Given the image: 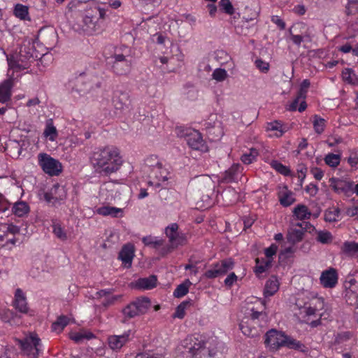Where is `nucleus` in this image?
I'll list each match as a JSON object with an SVG mask.
<instances>
[{
	"label": "nucleus",
	"instance_id": "nucleus-18",
	"mask_svg": "<svg viewBox=\"0 0 358 358\" xmlns=\"http://www.w3.org/2000/svg\"><path fill=\"white\" fill-rule=\"evenodd\" d=\"M19 54V59L17 61H12L11 59H8L9 66L12 69L20 71L27 69L29 67V59L32 58L31 53L29 51L26 52L24 50L23 47L22 46L20 49Z\"/></svg>",
	"mask_w": 358,
	"mask_h": 358
},
{
	"label": "nucleus",
	"instance_id": "nucleus-36",
	"mask_svg": "<svg viewBox=\"0 0 358 358\" xmlns=\"http://www.w3.org/2000/svg\"><path fill=\"white\" fill-rule=\"evenodd\" d=\"M294 216L299 220H308L310 217L311 213L305 205H298L293 210Z\"/></svg>",
	"mask_w": 358,
	"mask_h": 358
},
{
	"label": "nucleus",
	"instance_id": "nucleus-35",
	"mask_svg": "<svg viewBox=\"0 0 358 358\" xmlns=\"http://www.w3.org/2000/svg\"><path fill=\"white\" fill-rule=\"evenodd\" d=\"M29 212V206L25 201H17L12 207V213L17 217H23Z\"/></svg>",
	"mask_w": 358,
	"mask_h": 358
},
{
	"label": "nucleus",
	"instance_id": "nucleus-33",
	"mask_svg": "<svg viewBox=\"0 0 358 358\" xmlns=\"http://www.w3.org/2000/svg\"><path fill=\"white\" fill-rule=\"evenodd\" d=\"M43 136L52 142L55 141L58 136L57 130L54 126L51 119L46 122L45 127L43 131Z\"/></svg>",
	"mask_w": 358,
	"mask_h": 358
},
{
	"label": "nucleus",
	"instance_id": "nucleus-41",
	"mask_svg": "<svg viewBox=\"0 0 358 358\" xmlns=\"http://www.w3.org/2000/svg\"><path fill=\"white\" fill-rule=\"evenodd\" d=\"M242 166L238 164H233L227 171L225 179H236L242 176Z\"/></svg>",
	"mask_w": 358,
	"mask_h": 358
},
{
	"label": "nucleus",
	"instance_id": "nucleus-32",
	"mask_svg": "<svg viewBox=\"0 0 358 358\" xmlns=\"http://www.w3.org/2000/svg\"><path fill=\"white\" fill-rule=\"evenodd\" d=\"M272 260L264 258H257L255 259V272L257 275H260L266 272L271 267Z\"/></svg>",
	"mask_w": 358,
	"mask_h": 358
},
{
	"label": "nucleus",
	"instance_id": "nucleus-6",
	"mask_svg": "<svg viewBox=\"0 0 358 358\" xmlns=\"http://www.w3.org/2000/svg\"><path fill=\"white\" fill-rule=\"evenodd\" d=\"M189 341V353L191 358H213L215 355V350L206 347V343L199 336H190L186 340Z\"/></svg>",
	"mask_w": 358,
	"mask_h": 358
},
{
	"label": "nucleus",
	"instance_id": "nucleus-61",
	"mask_svg": "<svg viewBox=\"0 0 358 358\" xmlns=\"http://www.w3.org/2000/svg\"><path fill=\"white\" fill-rule=\"evenodd\" d=\"M175 249H176V248H175L174 246H173L171 244L169 243V245H163L162 246H161L159 248V249L158 250H159V254L161 256L164 257L166 255L171 253Z\"/></svg>",
	"mask_w": 358,
	"mask_h": 358
},
{
	"label": "nucleus",
	"instance_id": "nucleus-38",
	"mask_svg": "<svg viewBox=\"0 0 358 358\" xmlns=\"http://www.w3.org/2000/svg\"><path fill=\"white\" fill-rule=\"evenodd\" d=\"M341 210L338 207L329 208L324 213V220L328 222H334L340 220Z\"/></svg>",
	"mask_w": 358,
	"mask_h": 358
},
{
	"label": "nucleus",
	"instance_id": "nucleus-2",
	"mask_svg": "<svg viewBox=\"0 0 358 358\" xmlns=\"http://www.w3.org/2000/svg\"><path fill=\"white\" fill-rule=\"evenodd\" d=\"M264 345L271 352L278 351L282 348L301 352H306L308 350L307 347L301 341L275 329H271L266 333Z\"/></svg>",
	"mask_w": 358,
	"mask_h": 358
},
{
	"label": "nucleus",
	"instance_id": "nucleus-14",
	"mask_svg": "<svg viewBox=\"0 0 358 358\" xmlns=\"http://www.w3.org/2000/svg\"><path fill=\"white\" fill-rule=\"evenodd\" d=\"M20 234L19 227L8 223L0 224V245L8 246L15 245L17 239L15 236Z\"/></svg>",
	"mask_w": 358,
	"mask_h": 358
},
{
	"label": "nucleus",
	"instance_id": "nucleus-46",
	"mask_svg": "<svg viewBox=\"0 0 358 358\" xmlns=\"http://www.w3.org/2000/svg\"><path fill=\"white\" fill-rule=\"evenodd\" d=\"M96 15L92 13L90 8L86 10V13L83 17L84 24L91 30L94 31L96 29Z\"/></svg>",
	"mask_w": 358,
	"mask_h": 358
},
{
	"label": "nucleus",
	"instance_id": "nucleus-54",
	"mask_svg": "<svg viewBox=\"0 0 358 358\" xmlns=\"http://www.w3.org/2000/svg\"><path fill=\"white\" fill-rule=\"evenodd\" d=\"M219 6L221 10L227 15H231L235 13V9L230 0H220Z\"/></svg>",
	"mask_w": 358,
	"mask_h": 358
},
{
	"label": "nucleus",
	"instance_id": "nucleus-40",
	"mask_svg": "<svg viewBox=\"0 0 358 358\" xmlns=\"http://www.w3.org/2000/svg\"><path fill=\"white\" fill-rule=\"evenodd\" d=\"M192 305V300H186L180 303L177 308L173 315L174 318L183 319L185 315L186 309Z\"/></svg>",
	"mask_w": 358,
	"mask_h": 358
},
{
	"label": "nucleus",
	"instance_id": "nucleus-39",
	"mask_svg": "<svg viewBox=\"0 0 358 358\" xmlns=\"http://www.w3.org/2000/svg\"><path fill=\"white\" fill-rule=\"evenodd\" d=\"M70 318L66 315L59 316L56 321L52 324V329L58 333L62 332L63 329L69 324Z\"/></svg>",
	"mask_w": 358,
	"mask_h": 358
},
{
	"label": "nucleus",
	"instance_id": "nucleus-8",
	"mask_svg": "<svg viewBox=\"0 0 358 358\" xmlns=\"http://www.w3.org/2000/svg\"><path fill=\"white\" fill-rule=\"evenodd\" d=\"M176 131L178 136L186 138L188 145L192 149L202 152L208 150L207 145L198 131L179 127L176 128Z\"/></svg>",
	"mask_w": 358,
	"mask_h": 358
},
{
	"label": "nucleus",
	"instance_id": "nucleus-22",
	"mask_svg": "<svg viewBox=\"0 0 358 358\" xmlns=\"http://www.w3.org/2000/svg\"><path fill=\"white\" fill-rule=\"evenodd\" d=\"M355 334L350 331H343L335 335L334 344L340 348H346L349 346V342L354 338Z\"/></svg>",
	"mask_w": 358,
	"mask_h": 358
},
{
	"label": "nucleus",
	"instance_id": "nucleus-10",
	"mask_svg": "<svg viewBox=\"0 0 358 358\" xmlns=\"http://www.w3.org/2000/svg\"><path fill=\"white\" fill-rule=\"evenodd\" d=\"M164 233L169 243L176 248L185 245L188 243V234L179 231V226L177 223L169 224L165 228Z\"/></svg>",
	"mask_w": 358,
	"mask_h": 358
},
{
	"label": "nucleus",
	"instance_id": "nucleus-3",
	"mask_svg": "<svg viewBox=\"0 0 358 358\" xmlns=\"http://www.w3.org/2000/svg\"><path fill=\"white\" fill-rule=\"evenodd\" d=\"M299 308L296 313L301 322L309 324L311 327H317L322 324V318L324 313L322 311L324 307V299L322 298H315L312 300L305 302L301 305L299 302L296 303Z\"/></svg>",
	"mask_w": 358,
	"mask_h": 358
},
{
	"label": "nucleus",
	"instance_id": "nucleus-11",
	"mask_svg": "<svg viewBox=\"0 0 358 358\" xmlns=\"http://www.w3.org/2000/svg\"><path fill=\"white\" fill-rule=\"evenodd\" d=\"M288 34L292 43L299 47L304 41H310L311 37L308 26L303 22H296L289 29Z\"/></svg>",
	"mask_w": 358,
	"mask_h": 358
},
{
	"label": "nucleus",
	"instance_id": "nucleus-47",
	"mask_svg": "<svg viewBox=\"0 0 358 358\" xmlns=\"http://www.w3.org/2000/svg\"><path fill=\"white\" fill-rule=\"evenodd\" d=\"M342 78L348 84H355L358 81L355 71L350 68H346L342 71Z\"/></svg>",
	"mask_w": 358,
	"mask_h": 358
},
{
	"label": "nucleus",
	"instance_id": "nucleus-13",
	"mask_svg": "<svg viewBox=\"0 0 358 358\" xmlns=\"http://www.w3.org/2000/svg\"><path fill=\"white\" fill-rule=\"evenodd\" d=\"M127 55L115 52L111 57V69L114 73L119 76L128 74L131 69V62Z\"/></svg>",
	"mask_w": 358,
	"mask_h": 358
},
{
	"label": "nucleus",
	"instance_id": "nucleus-56",
	"mask_svg": "<svg viewBox=\"0 0 358 358\" xmlns=\"http://www.w3.org/2000/svg\"><path fill=\"white\" fill-rule=\"evenodd\" d=\"M122 295H108L103 300L101 304L103 307L108 308L115 303L116 301L121 299Z\"/></svg>",
	"mask_w": 358,
	"mask_h": 358
},
{
	"label": "nucleus",
	"instance_id": "nucleus-9",
	"mask_svg": "<svg viewBox=\"0 0 358 358\" xmlns=\"http://www.w3.org/2000/svg\"><path fill=\"white\" fill-rule=\"evenodd\" d=\"M150 307V300L148 297H139L129 303L122 310L124 317L131 319L145 313Z\"/></svg>",
	"mask_w": 358,
	"mask_h": 358
},
{
	"label": "nucleus",
	"instance_id": "nucleus-7",
	"mask_svg": "<svg viewBox=\"0 0 358 358\" xmlns=\"http://www.w3.org/2000/svg\"><path fill=\"white\" fill-rule=\"evenodd\" d=\"M235 266V261L231 257L225 258L220 261L210 264L205 271L203 277L206 279L212 280L225 275Z\"/></svg>",
	"mask_w": 358,
	"mask_h": 358
},
{
	"label": "nucleus",
	"instance_id": "nucleus-52",
	"mask_svg": "<svg viewBox=\"0 0 358 358\" xmlns=\"http://www.w3.org/2000/svg\"><path fill=\"white\" fill-rule=\"evenodd\" d=\"M271 166L278 173L284 176H290V169L278 161H273L271 164Z\"/></svg>",
	"mask_w": 358,
	"mask_h": 358
},
{
	"label": "nucleus",
	"instance_id": "nucleus-58",
	"mask_svg": "<svg viewBox=\"0 0 358 358\" xmlns=\"http://www.w3.org/2000/svg\"><path fill=\"white\" fill-rule=\"evenodd\" d=\"M310 85V83L308 80L306 79L302 81L300 85L299 90L297 95L302 96L306 99L308 90Z\"/></svg>",
	"mask_w": 358,
	"mask_h": 358
},
{
	"label": "nucleus",
	"instance_id": "nucleus-27",
	"mask_svg": "<svg viewBox=\"0 0 358 358\" xmlns=\"http://www.w3.org/2000/svg\"><path fill=\"white\" fill-rule=\"evenodd\" d=\"M99 215L103 216L110 215L113 217H122V209L112 206H102L96 210Z\"/></svg>",
	"mask_w": 358,
	"mask_h": 358
},
{
	"label": "nucleus",
	"instance_id": "nucleus-21",
	"mask_svg": "<svg viewBox=\"0 0 358 358\" xmlns=\"http://www.w3.org/2000/svg\"><path fill=\"white\" fill-rule=\"evenodd\" d=\"M134 257V249L131 245H124L119 252L118 259H120L125 267L131 266Z\"/></svg>",
	"mask_w": 358,
	"mask_h": 358
},
{
	"label": "nucleus",
	"instance_id": "nucleus-51",
	"mask_svg": "<svg viewBox=\"0 0 358 358\" xmlns=\"http://www.w3.org/2000/svg\"><path fill=\"white\" fill-rule=\"evenodd\" d=\"M332 234L328 231L320 230L317 232L316 240L322 244H328L332 241Z\"/></svg>",
	"mask_w": 358,
	"mask_h": 358
},
{
	"label": "nucleus",
	"instance_id": "nucleus-19",
	"mask_svg": "<svg viewBox=\"0 0 358 358\" xmlns=\"http://www.w3.org/2000/svg\"><path fill=\"white\" fill-rule=\"evenodd\" d=\"M321 285L325 288H333L338 283V273L335 268H330L322 271L320 278Z\"/></svg>",
	"mask_w": 358,
	"mask_h": 358
},
{
	"label": "nucleus",
	"instance_id": "nucleus-17",
	"mask_svg": "<svg viewBox=\"0 0 358 358\" xmlns=\"http://www.w3.org/2000/svg\"><path fill=\"white\" fill-rule=\"evenodd\" d=\"M134 332L129 329L122 335H112L108 338L109 348L115 352H118L134 336Z\"/></svg>",
	"mask_w": 358,
	"mask_h": 358
},
{
	"label": "nucleus",
	"instance_id": "nucleus-55",
	"mask_svg": "<svg viewBox=\"0 0 358 358\" xmlns=\"http://www.w3.org/2000/svg\"><path fill=\"white\" fill-rule=\"evenodd\" d=\"M212 76L216 81L222 82L227 78L228 74L225 69L218 68L213 71Z\"/></svg>",
	"mask_w": 358,
	"mask_h": 358
},
{
	"label": "nucleus",
	"instance_id": "nucleus-44",
	"mask_svg": "<svg viewBox=\"0 0 358 358\" xmlns=\"http://www.w3.org/2000/svg\"><path fill=\"white\" fill-rule=\"evenodd\" d=\"M341 251L345 255H355L358 252V243L355 241H345L341 247Z\"/></svg>",
	"mask_w": 358,
	"mask_h": 358
},
{
	"label": "nucleus",
	"instance_id": "nucleus-31",
	"mask_svg": "<svg viewBox=\"0 0 358 358\" xmlns=\"http://www.w3.org/2000/svg\"><path fill=\"white\" fill-rule=\"evenodd\" d=\"M69 338L71 340L73 341L76 343H80L83 342V340H91L94 338H95V336L93 333L82 330L78 332H71L69 334Z\"/></svg>",
	"mask_w": 358,
	"mask_h": 358
},
{
	"label": "nucleus",
	"instance_id": "nucleus-37",
	"mask_svg": "<svg viewBox=\"0 0 358 358\" xmlns=\"http://www.w3.org/2000/svg\"><path fill=\"white\" fill-rule=\"evenodd\" d=\"M13 14L15 16L22 20H30L29 16V8L28 6L17 3L14 7Z\"/></svg>",
	"mask_w": 358,
	"mask_h": 358
},
{
	"label": "nucleus",
	"instance_id": "nucleus-42",
	"mask_svg": "<svg viewBox=\"0 0 358 358\" xmlns=\"http://www.w3.org/2000/svg\"><path fill=\"white\" fill-rule=\"evenodd\" d=\"M249 320L246 321L242 320L239 324V327L242 333L248 337H255L257 335L258 332L256 328L250 327L248 324Z\"/></svg>",
	"mask_w": 358,
	"mask_h": 358
},
{
	"label": "nucleus",
	"instance_id": "nucleus-45",
	"mask_svg": "<svg viewBox=\"0 0 358 358\" xmlns=\"http://www.w3.org/2000/svg\"><path fill=\"white\" fill-rule=\"evenodd\" d=\"M313 129L315 133L321 134L324 132L326 127V120L317 115L313 116Z\"/></svg>",
	"mask_w": 358,
	"mask_h": 358
},
{
	"label": "nucleus",
	"instance_id": "nucleus-34",
	"mask_svg": "<svg viewBox=\"0 0 358 358\" xmlns=\"http://www.w3.org/2000/svg\"><path fill=\"white\" fill-rule=\"evenodd\" d=\"M141 241L145 246L150 247L155 250H159L164 243L163 239L150 235L143 237Z\"/></svg>",
	"mask_w": 358,
	"mask_h": 358
},
{
	"label": "nucleus",
	"instance_id": "nucleus-1",
	"mask_svg": "<svg viewBox=\"0 0 358 358\" xmlns=\"http://www.w3.org/2000/svg\"><path fill=\"white\" fill-rule=\"evenodd\" d=\"M91 162L96 172L108 176L120 169L123 159L118 148L106 146L94 152Z\"/></svg>",
	"mask_w": 358,
	"mask_h": 358
},
{
	"label": "nucleus",
	"instance_id": "nucleus-59",
	"mask_svg": "<svg viewBox=\"0 0 358 358\" xmlns=\"http://www.w3.org/2000/svg\"><path fill=\"white\" fill-rule=\"evenodd\" d=\"M278 247L276 244L273 243L268 248L264 250V254L266 259H271L273 261V257L276 254Z\"/></svg>",
	"mask_w": 358,
	"mask_h": 358
},
{
	"label": "nucleus",
	"instance_id": "nucleus-57",
	"mask_svg": "<svg viewBox=\"0 0 358 358\" xmlns=\"http://www.w3.org/2000/svg\"><path fill=\"white\" fill-rule=\"evenodd\" d=\"M250 320L253 322L255 320H264L266 321L267 315L264 311L255 310L254 308L251 309V313L250 314Z\"/></svg>",
	"mask_w": 358,
	"mask_h": 358
},
{
	"label": "nucleus",
	"instance_id": "nucleus-29",
	"mask_svg": "<svg viewBox=\"0 0 358 358\" xmlns=\"http://www.w3.org/2000/svg\"><path fill=\"white\" fill-rule=\"evenodd\" d=\"M279 289V282L277 278L272 276L265 285L264 295L265 297L273 296Z\"/></svg>",
	"mask_w": 358,
	"mask_h": 358
},
{
	"label": "nucleus",
	"instance_id": "nucleus-30",
	"mask_svg": "<svg viewBox=\"0 0 358 358\" xmlns=\"http://www.w3.org/2000/svg\"><path fill=\"white\" fill-rule=\"evenodd\" d=\"M129 95L126 92H120L115 94L113 99L114 107L117 110H122L129 104Z\"/></svg>",
	"mask_w": 358,
	"mask_h": 358
},
{
	"label": "nucleus",
	"instance_id": "nucleus-49",
	"mask_svg": "<svg viewBox=\"0 0 358 358\" xmlns=\"http://www.w3.org/2000/svg\"><path fill=\"white\" fill-rule=\"evenodd\" d=\"M52 232L61 241H66L68 238L66 230L59 223H53Z\"/></svg>",
	"mask_w": 358,
	"mask_h": 358
},
{
	"label": "nucleus",
	"instance_id": "nucleus-64",
	"mask_svg": "<svg viewBox=\"0 0 358 358\" xmlns=\"http://www.w3.org/2000/svg\"><path fill=\"white\" fill-rule=\"evenodd\" d=\"M271 22L276 24L280 30H284L286 27V24L279 16L273 15L271 17Z\"/></svg>",
	"mask_w": 358,
	"mask_h": 358
},
{
	"label": "nucleus",
	"instance_id": "nucleus-53",
	"mask_svg": "<svg viewBox=\"0 0 358 358\" xmlns=\"http://www.w3.org/2000/svg\"><path fill=\"white\" fill-rule=\"evenodd\" d=\"M340 161L341 155L337 154L329 153L324 157L325 163L331 167L337 166L339 164Z\"/></svg>",
	"mask_w": 358,
	"mask_h": 358
},
{
	"label": "nucleus",
	"instance_id": "nucleus-24",
	"mask_svg": "<svg viewBox=\"0 0 358 358\" xmlns=\"http://www.w3.org/2000/svg\"><path fill=\"white\" fill-rule=\"evenodd\" d=\"M157 278L152 275L148 278H141L135 282V287L140 289H152L157 286Z\"/></svg>",
	"mask_w": 358,
	"mask_h": 358
},
{
	"label": "nucleus",
	"instance_id": "nucleus-15",
	"mask_svg": "<svg viewBox=\"0 0 358 358\" xmlns=\"http://www.w3.org/2000/svg\"><path fill=\"white\" fill-rule=\"evenodd\" d=\"M43 196L48 203L57 206L66 199V192L63 186L55 183L52 185L51 188L44 191Z\"/></svg>",
	"mask_w": 358,
	"mask_h": 358
},
{
	"label": "nucleus",
	"instance_id": "nucleus-63",
	"mask_svg": "<svg viewBox=\"0 0 358 358\" xmlns=\"http://www.w3.org/2000/svg\"><path fill=\"white\" fill-rule=\"evenodd\" d=\"M255 65L263 73H266L269 69V64L260 59L255 61Z\"/></svg>",
	"mask_w": 358,
	"mask_h": 358
},
{
	"label": "nucleus",
	"instance_id": "nucleus-26",
	"mask_svg": "<svg viewBox=\"0 0 358 358\" xmlns=\"http://www.w3.org/2000/svg\"><path fill=\"white\" fill-rule=\"evenodd\" d=\"M307 108V104L305 98L296 95V98L286 106V109L289 111H296L301 113L303 112Z\"/></svg>",
	"mask_w": 358,
	"mask_h": 358
},
{
	"label": "nucleus",
	"instance_id": "nucleus-60",
	"mask_svg": "<svg viewBox=\"0 0 358 358\" xmlns=\"http://www.w3.org/2000/svg\"><path fill=\"white\" fill-rule=\"evenodd\" d=\"M90 10L92 13H93L95 15L98 13L99 14V18L103 20L106 15V10L103 8H101L99 6L94 5L92 7H90Z\"/></svg>",
	"mask_w": 358,
	"mask_h": 358
},
{
	"label": "nucleus",
	"instance_id": "nucleus-43",
	"mask_svg": "<svg viewBox=\"0 0 358 358\" xmlns=\"http://www.w3.org/2000/svg\"><path fill=\"white\" fill-rule=\"evenodd\" d=\"M191 282L187 279L184 282L177 286L173 292V296L176 298H181L186 295L189 292Z\"/></svg>",
	"mask_w": 358,
	"mask_h": 358
},
{
	"label": "nucleus",
	"instance_id": "nucleus-25",
	"mask_svg": "<svg viewBox=\"0 0 358 358\" xmlns=\"http://www.w3.org/2000/svg\"><path fill=\"white\" fill-rule=\"evenodd\" d=\"M266 129L268 131H273V136L280 137L288 131L289 127L281 122L275 120L267 123Z\"/></svg>",
	"mask_w": 358,
	"mask_h": 358
},
{
	"label": "nucleus",
	"instance_id": "nucleus-16",
	"mask_svg": "<svg viewBox=\"0 0 358 358\" xmlns=\"http://www.w3.org/2000/svg\"><path fill=\"white\" fill-rule=\"evenodd\" d=\"M312 227L310 222H297L293 227H290L288 230L287 235V239L289 243L292 244H296L301 241L303 238L304 234Z\"/></svg>",
	"mask_w": 358,
	"mask_h": 358
},
{
	"label": "nucleus",
	"instance_id": "nucleus-62",
	"mask_svg": "<svg viewBox=\"0 0 358 358\" xmlns=\"http://www.w3.org/2000/svg\"><path fill=\"white\" fill-rule=\"evenodd\" d=\"M237 279H238V277L235 273H234V272L230 273L227 275V277L224 279V282L225 286L227 287H232L233 285L234 284V282H236Z\"/></svg>",
	"mask_w": 358,
	"mask_h": 358
},
{
	"label": "nucleus",
	"instance_id": "nucleus-48",
	"mask_svg": "<svg viewBox=\"0 0 358 358\" xmlns=\"http://www.w3.org/2000/svg\"><path fill=\"white\" fill-rule=\"evenodd\" d=\"M259 152L255 148H251L248 153H245L241 156V161L245 164H250L257 160Z\"/></svg>",
	"mask_w": 358,
	"mask_h": 358
},
{
	"label": "nucleus",
	"instance_id": "nucleus-12",
	"mask_svg": "<svg viewBox=\"0 0 358 358\" xmlns=\"http://www.w3.org/2000/svg\"><path fill=\"white\" fill-rule=\"evenodd\" d=\"M38 159L43 171L50 176H57L62 171V164L46 153H40Z\"/></svg>",
	"mask_w": 358,
	"mask_h": 358
},
{
	"label": "nucleus",
	"instance_id": "nucleus-20",
	"mask_svg": "<svg viewBox=\"0 0 358 358\" xmlns=\"http://www.w3.org/2000/svg\"><path fill=\"white\" fill-rule=\"evenodd\" d=\"M13 306L21 313L27 314L29 313V308L27 301L26 295L20 288H17L15 292Z\"/></svg>",
	"mask_w": 358,
	"mask_h": 358
},
{
	"label": "nucleus",
	"instance_id": "nucleus-50",
	"mask_svg": "<svg viewBox=\"0 0 358 358\" xmlns=\"http://www.w3.org/2000/svg\"><path fill=\"white\" fill-rule=\"evenodd\" d=\"M15 315V313L8 308H3L0 310V320L5 323L11 324V322Z\"/></svg>",
	"mask_w": 358,
	"mask_h": 358
},
{
	"label": "nucleus",
	"instance_id": "nucleus-4",
	"mask_svg": "<svg viewBox=\"0 0 358 358\" xmlns=\"http://www.w3.org/2000/svg\"><path fill=\"white\" fill-rule=\"evenodd\" d=\"M143 171L150 178L170 179L173 176L171 166L156 155H150L145 159Z\"/></svg>",
	"mask_w": 358,
	"mask_h": 358
},
{
	"label": "nucleus",
	"instance_id": "nucleus-23",
	"mask_svg": "<svg viewBox=\"0 0 358 358\" xmlns=\"http://www.w3.org/2000/svg\"><path fill=\"white\" fill-rule=\"evenodd\" d=\"M12 79H7L0 83V103H4L10 100L12 95Z\"/></svg>",
	"mask_w": 358,
	"mask_h": 358
},
{
	"label": "nucleus",
	"instance_id": "nucleus-28",
	"mask_svg": "<svg viewBox=\"0 0 358 358\" xmlns=\"http://www.w3.org/2000/svg\"><path fill=\"white\" fill-rule=\"evenodd\" d=\"M278 197L280 204L285 207L289 206L295 201L292 192L286 187L279 192Z\"/></svg>",
	"mask_w": 358,
	"mask_h": 358
},
{
	"label": "nucleus",
	"instance_id": "nucleus-5",
	"mask_svg": "<svg viewBox=\"0 0 358 358\" xmlns=\"http://www.w3.org/2000/svg\"><path fill=\"white\" fill-rule=\"evenodd\" d=\"M19 345L22 355L27 358H38L43 351L41 340L36 333H30L20 340Z\"/></svg>",
	"mask_w": 358,
	"mask_h": 358
}]
</instances>
